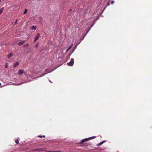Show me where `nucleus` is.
I'll return each mask as SVG.
<instances>
[{
  "mask_svg": "<svg viewBox=\"0 0 152 152\" xmlns=\"http://www.w3.org/2000/svg\"><path fill=\"white\" fill-rule=\"evenodd\" d=\"M37 137H40V138H42V137H45V135H38L37 136Z\"/></svg>",
  "mask_w": 152,
  "mask_h": 152,
  "instance_id": "14",
  "label": "nucleus"
},
{
  "mask_svg": "<svg viewBox=\"0 0 152 152\" xmlns=\"http://www.w3.org/2000/svg\"><path fill=\"white\" fill-rule=\"evenodd\" d=\"M19 64V62H16L15 63L14 65V67H16Z\"/></svg>",
  "mask_w": 152,
  "mask_h": 152,
  "instance_id": "9",
  "label": "nucleus"
},
{
  "mask_svg": "<svg viewBox=\"0 0 152 152\" xmlns=\"http://www.w3.org/2000/svg\"><path fill=\"white\" fill-rule=\"evenodd\" d=\"M40 36V34L39 33H38L36 35V36L35 37V39H34V42H35L36 41H37L39 39V36Z\"/></svg>",
  "mask_w": 152,
  "mask_h": 152,
  "instance_id": "4",
  "label": "nucleus"
},
{
  "mask_svg": "<svg viewBox=\"0 0 152 152\" xmlns=\"http://www.w3.org/2000/svg\"><path fill=\"white\" fill-rule=\"evenodd\" d=\"M110 3L109 2H108L107 3V5L108 6H109L110 5Z\"/></svg>",
  "mask_w": 152,
  "mask_h": 152,
  "instance_id": "20",
  "label": "nucleus"
},
{
  "mask_svg": "<svg viewBox=\"0 0 152 152\" xmlns=\"http://www.w3.org/2000/svg\"><path fill=\"white\" fill-rule=\"evenodd\" d=\"M27 11H28V10L27 9H26L25 10V11H24V12L23 13V14H26L27 12Z\"/></svg>",
  "mask_w": 152,
  "mask_h": 152,
  "instance_id": "15",
  "label": "nucleus"
},
{
  "mask_svg": "<svg viewBox=\"0 0 152 152\" xmlns=\"http://www.w3.org/2000/svg\"><path fill=\"white\" fill-rule=\"evenodd\" d=\"M15 142L17 144H18L19 143V140L18 139H17L15 140Z\"/></svg>",
  "mask_w": 152,
  "mask_h": 152,
  "instance_id": "13",
  "label": "nucleus"
},
{
  "mask_svg": "<svg viewBox=\"0 0 152 152\" xmlns=\"http://www.w3.org/2000/svg\"><path fill=\"white\" fill-rule=\"evenodd\" d=\"M48 152H56V151H48Z\"/></svg>",
  "mask_w": 152,
  "mask_h": 152,
  "instance_id": "23",
  "label": "nucleus"
},
{
  "mask_svg": "<svg viewBox=\"0 0 152 152\" xmlns=\"http://www.w3.org/2000/svg\"><path fill=\"white\" fill-rule=\"evenodd\" d=\"M38 46H39V44H38H38H37L36 45H35V47H36V48H37V47H38Z\"/></svg>",
  "mask_w": 152,
  "mask_h": 152,
  "instance_id": "18",
  "label": "nucleus"
},
{
  "mask_svg": "<svg viewBox=\"0 0 152 152\" xmlns=\"http://www.w3.org/2000/svg\"><path fill=\"white\" fill-rule=\"evenodd\" d=\"M96 137L93 136L92 137H89L88 138H86L84 139H83L81 140L80 142V144H83V143H84L85 142H86L88 141V140H89L91 139H94Z\"/></svg>",
  "mask_w": 152,
  "mask_h": 152,
  "instance_id": "2",
  "label": "nucleus"
},
{
  "mask_svg": "<svg viewBox=\"0 0 152 152\" xmlns=\"http://www.w3.org/2000/svg\"><path fill=\"white\" fill-rule=\"evenodd\" d=\"M105 142V141H103L102 142H100L99 143V144H98L97 145L99 146V145H102L104 142Z\"/></svg>",
  "mask_w": 152,
  "mask_h": 152,
  "instance_id": "10",
  "label": "nucleus"
},
{
  "mask_svg": "<svg viewBox=\"0 0 152 152\" xmlns=\"http://www.w3.org/2000/svg\"><path fill=\"white\" fill-rule=\"evenodd\" d=\"M36 27L35 26H31V29L32 30H36Z\"/></svg>",
  "mask_w": 152,
  "mask_h": 152,
  "instance_id": "11",
  "label": "nucleus"
},
{
  "mask_svg": "<svg viewBox=\"0 0 152 152\" xmlns=\"http://www.w3.org/2000/svg\"><path fill=\"white\" fill-rule=\"evenodd\" d=\"M18 19H17L15 21V24H17V22H18Z\"/></svg>",
  "mask_w": 152,
  "mask_h": 152,
  "instance_id": "19",
  "label": "nucleus"
},
{
  "mask_svg": "<svg viewBox=\"0 0 152 152\" xmlns=\"http://www.w3.org/2000/svg\"><path fill=\"white\" fill-rule=\"evenodd\" d=\"M114 3V1H112L111 2V4H113Z\"/></svg>",
  "mask_w": 152,
  "mask_h": 152,
  "instance_id": "17",
  "label": "nucleus"
},
{
  "mask_svg": "<svg viewBox=\"0 0 152 152\" xmlns=\"http://www.w3.org/2000/svg\"><path fill=\"white\" fill-rule=\"evenodd\" d=\"M71 47H72L71 46L70 47V48H69V49H70V48H71Z\"/></svg>",
  "mask_w": 152,
  "mask_h": 152,
  "instance_id": "25",
  "label": "nucleus"
},
{
  "mask_svg": "<svg viewBox=\"0 0 152 152\" xmlns=\"http://www.w3.org/2000/svg\"><path fill=\"white\" fill-rule=\"evenodd\" d=\"M49 82L50 83H52V82H51V81L50 80H49Z\"/></svg>",
  "mask_w": 152,
  "mask_h": 152,
  "instance_id": "24",
  "label": "nucleus"
},
{
  "mask_svg": "<svg viewBox=\"0 0 152 152\" xmlns=\"http://www.w3.org/2000/svg\"><path fill=\"white\" fill-rule=\"evenodd\" d=\"M89 145L88 144H86V145H85L86 146H88Z\"/></svg>",
  "mask_w": 152,
  "mask_h": 152,
  "instance_id": "21",
  "label": "nucleus"
},
{
  "mask_svg": "<svg viewBox=\"0 0 152 152\" xmlns=\"http://www.w3.org/2000/svg\"><path fill=\"white\" fill-rule=\"evenodd\" d=\"M1 0H0V2H1Z\"/></svg>",
  "mask_w": 152,
  "mask_h": 152,
  "instance_id": "28",
  "label": "nucleus"
},
{
  "mask_svg": "<svg viewBox=\"0 0 152 152\" xmlns=\"http://www.w3.org/2000/svg\"><path fill=\"white\" fill-rule=\"evenodd\" d=\"M5 68H7L8 67L6 65H5Z\"/></svg>",
  "mask_w": 152,
  "mask_h": 152,
  "instance_id": "22",
  "label": "nucleus"
},
{
  "mask_svg": "<svg viewBox=\"0 0 152 152\" xmlns=\"http://www.w3.org/2000/svg\"><path fill=\"white\" fill-rule=\"evenodd\" d=\"M4 7H2L0 10V14H1L3 11Z\"/></svg>",
  "mask_w": 152,
  "mask_h": 152,
  "instance_id": "12",
  "label": "nucleus"
},
{
  "mask_svg": "<svg viewBox=\"0 0 152 152\" xmlns=\"http://www.w3.org/2000/svg\"><path fill=\"white\" fill-rule=\"evenodd\" d=\"M74 63V59L73 58H72L71 59L70 61L69 62L67 63V64L69 66H73Z\"/></svg>",
  "mask_w": 152,
  "mask_h": 152,
  "instance_id": "3",
  "label": "nucleus"
},
{
  "mask_svg": "<svg viewBox=\"0 0 152 152\" xmlns=\"http://www.w3.org/2000/svg\"><path fill=\"white\" fill-rule=\"evenodd\" d=\"M24 42H25L24 41H22L18 43V45L19 46H20L21 45H23L24 43Z\"/></svg>",
  "mask_w": 152,
  "mask_h": 152,
  "instance_id": "7",
  "label": "nucleus"
},
{
  "mask_svg": "<svg viewBox=\"0 0 152 152\" xmlns=\"http://www.w3.org/2000/svg\"><path fill=\"white\" fill-rule=\"evenodd\" d=\"M96 137L93 136L92 137H89L88 138H86L84 139H83L81 140L80 142V144H83V143H84L85 142H86L88 141V140H89L91 139H94Z\"/></svg>",
  "mask_w": 152,
  "mask_h": 152,
  "instance_id": "1",
  "label": "nucleus"
},
{
  "mask_svg": "<svg viewBox=\"0 0 152 152\" xmlns=\"http://www.w3.org/2000/svg\"><path fill=\"white\" fill-rule=\"evenodd\" d=\"M1 83H0V86H1Z\"/></svg>",
  "mask_w": 152,
  "mask_h": 152,
  "instance_id": "27",
  "label": "nucleus"
},
{
  "mask_svg": "<svg viewBox=\"0 0 152 152\" xmlns=\"http://www.w3.org/2000/svg\"><path fill=\"white\" fill-rule=\"evenodd\" d=\"M23 83H20V84H22Z\"/></svg>",
  "mask_w": 152,
  "mask_h": 152,
  "instance_id": "26",
  "label": "nucleus"
},
{
  "mask_svg": "<svg viewBox=\"0 0 152 152\" xmlns=\"http://www.w3.org/2000/svg\"><path fill=\"white\" fill-rule=\"evenodd\" d=\"M26 46L28 47L29 46L28 44H26L24 45L23 46V47H26Z\"/></svg>",
  "mask_w": 152,
  "mask_h": 152,
  "instance_id": "16",
  "label": "nucleus"
},
{
  "mask_svg": "<svg viewBox=\"0 0 152 152\" xmlns=\"http://www.w3.org/2000/svg\"><path fill=\"white\" fill-rule=\"evenodd\" d=\"M23 72V71L21 69L19 70L18 74V75H21Z\"/></svg>",
  "mask_w": 152,
  "mask_h": 152,
  "instance_id": "6",
  "label": "nucleus"
},
{
  "mask_svg": "<svg viewBox=\"0 0 152 152\" xmlns=\"http://www.w3.org/2000/svg\"><path fill=\"white\" fill-rule=\"evenodd\" d=\"M43 148H36V149H34V150H33V151H43Z\"/></svg>",
  "mask_w": 152,
  "mask_h": 152,
  "instance_id": "5",
  "label": "nucleus"
},
{
  "mask_svg": "<svg viewBox=\"0 0 152 152\" xmlns=\"http://www.w3.org/2000/svg\"><path fill=\"white\" fill-rule=\"evenodd\" d=\"M13 55V54L12 53H10L9 54L7 55V57L8 58H10Z\"/></svg>",
  "mask_w": 152,
  "mask_h": 152,
  "instance_id": "8",
  "label": "nucleus"
}]
</instances>
